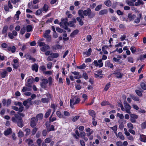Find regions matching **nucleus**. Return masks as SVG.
I'll return each instance as SVG.
<instances>
[{
  "instance_id": "obj_6",
  "label": "nucleus",
  "mask_w": 146,
  "mask_h": 146,
  "mask_svg": "<svg viewBox=\"0 0 146 146\" xmlns=\"http://www.w3.org/2000/svg\"><path fill=\"white\" fill-rule=\"evenodd\" d=\"M38 121V119L36 117L32 118L31 120V126L33 128L35 127L36 126Z\"/></svg>"
},
{
  "instance_id": "obj_33",
  "label": "nucleus",
  "mask_w": 146,
  "mask_h": 146,
  "mask_svg": "<svg viewBox=\"0 0 146 146\" xmlns=\"http://www.w3.org/2000/svg\"><path fill=\"white\" fill-rule=\"evenodd\" d=\"M140 139L141 141L145 142H146V137L144 135H140Z\"/></svg>"
},
{
  "instance_id": "obj_39",
  "label": "nucleus",
  "mask_w": 146,
  "mask_h": 146,
  "mask_svg": "<svg viewBox=\"0 0 146 146\" xmlns=\"http://www.w3.org/2000/svg\"><path fill=\"white\" fill-rule=\"evenodd\" d=\"M7 72L5 70H4L3 72L1 73V76L2 78H4L7 75Z\"/></svg>"
},
{
  "instance_id": "obj_48",
  "label": "nucleus",
  "mask_w": 146,
  "mask_h": 146,
  "mask_svg": "<svg viewBox=\"0 0 146 146\" xmlns=\"http://www.w3.org/2000/svg\"><path fill=\"white\" fill-rule=\"evenodd\" d=\"M53 53H52V51H46L45 53V55L46 56H48V55H51V54H53Z\"/></svg>"
},
{
  "instance_id": "obj_13",
  "label": "nucleus",
  "mask_w": 146,
  "mask_h": 146,
  "mask_svg": "<svg viewBox=\"0 0 146 146\" xmlns=\"http://www.w3.org/2000/svg\"><path fill=\"white\" fill-rule=\"evenodd\" d=\"M34 80L33 78L31 76L27 80V84L26 85L29 87H31V84Z\"/></svg>"
},
{
  "instance_id": "obj_25",
  "label": "nucleus",
  "mask_w": 146,
  "mask_h": 146,
  "mask_svg": "<svg viewBox=\"0 0 146 146\" xmlns=\"http://www.w3.org/2000/svg\"><path fill=\"white\" fill-rule=\"evenodd\" d=\"M114 74L117 78H121L123 75L122 73L119 72H115Z\"/></svg>"
},
{
  "instance_id": "obj_20",
  "label": "nucleus",
  "mask_w": 146,
  "mask_h": 146,
  "mask_svg": "<svg viewBox=\"0 0 146 146\" xmlns=\"http://www.w3.org/2000/svg\"><path fill=\"white\" fill-rule=\"evenodd\" d=\"M108 13V11L107 9H103L100 11L98 13L99 15H102L107 14Z\"/></svg>"
},
{
  "instance_id": "obj_27",
  "label": "nucleus",
  "mask_w": 146,
  "mask_h": 146,
  "mask_svg": "<svg viewBox=\"0 0 146 146\" xmlns=\"http://www.w3.org/2000/svg\"><path fill=\"white\" fill-rule=\"evenodd\" d=\"M140 86L142 89L146 90V83L145 82H142L140 84Z\"/></svg>"
},
{
  "instance_id": "obj_51",
  "label": "nucleus",
  "mask_w": 146,
  "mask_h": 146,
  "mask_svg": "<svg viewBox=\"0 0 146 146\" xmlns=\"http://www.w3.org/2000/svg\"><path fill=\"white\" fill-rule=\"evenodd\" d=\"M52 140L51 138H47L44 140L45 143H48L50 142Z\"/></svg>"
},
{
  "instance_id": "obj_46",
  "label": "nucleus",
  "mask_w": 146,
  "mask_h": 146,
  "mask_svg": "<svg viewBox=\"0 0 146 146\" xmlns=\"http://www.w3.org/2000/svg\"><path fill=\"white\" fill-rule=\"evenodd\" d=\"M42 10L40 9L38 10L36 12L35 14L36 15H39L42 13Z\"/></svg>"
},
{
  "instance_id": "obj_53",
  "label": "nucleus",
  "mask_w": 146,
  "mask_h": 146,
  "mask_svg": "<svg viewBox=\"0 0 146 146\" xmlns=\"http://www.w3.org/2000/svg\"><path fill=\"white\" fill-rule=\"evenodd\" d=\"M39 69L41 71H45L46 70V68L44 66H40Z\"/></svg>"
},
{
  "instance_id": "obj_45",
  "label": "nucleus",
  "mask_w": 146,
  "mask_h": 146,
  "mask_svg": "<svg viewBox=\"0 0 146 146\" xmlns=\"http://www.w3.org/2000/svg\"><path fill=\"white\" fill-rule=\"evenodd\" d=\"M53 71V70H49L46 71H44L43 73L46 75H50L52 74Z\"/></svg>"
},
{
  "instance_id": "obj_9",
  "label": "nucleus",
  "mask_w": 146,
  "mask_h": 146,
  "mask_svg": "<svg viewBox=\"0 0 146 146\" xmlns=\"http://www.w3.org/2000/svg\"><path fill=\"white\" fill-rule=\"evenodd\" d=\"M42 81L40 83L41 87L43 88H47V84L48 82V80L46 79H43Z\"/></svg>"
},
{
  "instance_id": "obj_31",
  "label": "nucleus",
  "mask_w": 146,
  "mask_h": 146,
  "mask_svg": "<svg viewBox=\"0 0 146 146\" xmlns=\"http://www.w3.org/2000/svg\"><path fill=\"white\" fill-rule=\"evenodd\" d=\"M43 114L42 113H39L36 116V118L38 120H40L42 119L43 117Z\"/></svg>"
},
{
  "instance_id": "obj_1",
  "label": "nucleus",
  "mask_w": 146,
  "mask_h": 146,
  "mask_svg": "<svg viewBox=\"0 0 146 146\" xmlns=\"http://www.w3.org/2000/svg\"><path fill=\"white\" fill-rule=\"evenodd\" d=\"M11 119L13 122L16 123L19 127H22L23 126V121L18 114H15V117H12Z\"/></svg>"
},
{
  "instance_id": "obj_15",
  "label": "nucleus",
  "mask_w": 146,
  "mask_h": 146,
  "mask_svg": "<svg viewBox=\"0 0 146 146\" xmlns=\"http://www.w3.org/2000/svg\"><path fill=\"white\" fill-rule=\"evenodd\" d=\"M32 99L31 98H29L27 100L24 101L23 103V105L25 106L27 108H28L29 107V106L27 105L28 103H31Z\"/></svg>"
},
{
  "instance_id": "obj_58",
  "label": "nucleus",
  "mask_w": 146,
  "mask_h": 146,
  "mask_svg": "<svg viewBox=\"0 0 146 146\" xmlns=\"http://www.w3.org/2000/svg\"><path fill=\"white\" fill-rule=\"evenodd\" d=\"M117 116L119 117L121 119H122L124 118V116L122 114H120L119 113H117Z\"/></svg>"
},
{
  "instance_id": "obj_22",
  "label": "nucleus",
  "mask_w": 146,
  "mask_h": 146,
  "mask_svg": "<svg viewBox=\"0 0 146 146\" xmlns=\"http://www.w3.org/2000/svg\"><path fill=\"white\" fill-rule=\"evenodd\" d=\"M12 132V129L11 128H9L5 130L4 132L5 135L7 136L11 134Z\"/></svg>"
},
{
  "instance_id": "obj_60",
  "label": "nucleus",
  "mask_w": 146,
  "mask_h": 146,
  "mask_svg": "<svg viewBox=\"0 0 146 146\" xmlns=\"http://www.w3.org/2000/svg\"><path fill=\"white\" fill-rule=\"evenodd\" d=\"M18 137H21L23 136V132L21 131H19L18 133Z\"/></svg>"
},
{
  "instance_id": "obj_16",
  "label": "nucleus",
  "mask_w": 146,
  "mask_h": 146,
  "mask_svg": "<svg viewBox=\"0 0 146 146\" xmlns=\"http://www.w3.org/2000/svg\"><path fill=\"white\" fill-rule=\"evenodd\" d=\"M7 50V51H11V52L12 53H13L15 52L16 50V48L14 46H13L11 47V46H8Z\"/></svg>"
},
{
  "instance_id": "obj_38",
  "label": "nucleus",
  "mask_w": 146,
  "mask_h": 146,
  "mask_svg": "<svg viewBox=\"0 0 146 146\" xmlns=\"http://www.w3.org/2000/svg\"><path fill=\"white\" fill-rule=\"evenodd\" d=\"M104 4L108 7L110 6L111 4V3L110 0H108L104 2Z\"/></svg>"
},
{
  "instance_id": "obj_61",
  "label": "nucleus",
  "mask_w": 146,
  "mask_h": 146,
  "mask_svg": "<svg viewBox=\"0 0 146 146\" xmlns=\"http://www.w3.org/2000/svg\"><path fill=\"white\" fill-rule=\"evenodd\" d=\"M8 36L11 39H13L14 38L13 35L10 32H9L8 33Z\"/></svg>"
},
{
  "instance_id": "obj_57",
  "label": "nucleus",
  "mask_w": 146,
  "mask_h": 146,
  "mask_svg": "<svg viewBox=\"0 0 146 146\" xmlns=\"http://www.w3.org/2000/svg\"><path fill=\"white\" fill-rule=\"evenodd\" d=\"M52 66V63L51 62H49L47 64V67L48 69H51Z\"/></svg>"
},
{
  "instance_id": "obj_10",
  "label": "nucleus",
  "mask_w": 146,
  "mask_h": 146,
  "mask_svg": "<svg viewBox=\"0 0 146 146\" xmlns=\"http://www.w3.org/2000/svg\"><path fill=\"white\" fill-rule=\"evenodd\" d=\"M130 121L133 123H135L136 121V119L138 118L137 115L131 114L130 115Z\"/></svg>"
},
{
  "instance_id": "obj_47",
  "label": "nucleus",
  "mask_w": 146,
  "mask_h": 146,
  "mask_svg": "<svg viewBox=\"0 0 146 146\" xmlns=\"http://www.w3.org/2000/svg\"><path fill=\"white\" fill-rule=\"evenodd\" d=\"M102 6V5H99L96 7L95 9L96 11H98L101 8Z\"/></svg>"
},
{
  "instance_id": "obj_4",
  "label": "nucleus",
  "mask_w": 146,
  "mask_h": 146,
  "mask_svg": "<svg viewBox=\"0 0 146 146\" xmlns=\"http://www.w3.org/2000/svg\"><path fill=\"white\" fill-rule=\"evenodd\" d=\"M80 101L79 98H77L75 99V98L70 99V106L72 108H73V106L74 105L78 104Z\"/></svg>"
},
{
  "instance_id": "obj_32",
  "label": "nucleus",
  "mask_w": 146,
  "mask_h": 146,
  "mask_svg": "<svg viewBox=\"0 0 146 146\" xmlns=\"http://www.w3.org/2000/svg\"><path fill=\"white\" fill-rule=\"evenodd\" d=\"M131 98L133 100L137 101H139V98L133 95H130Z\"/></svg>"
},
{
  "instance_id": "obj_43",
  "label": "nucleus",
  "mask_w": 146,
  "mask_h": 146,
  "mask_svg": "<svg viewBox=\"0 0 146 146\" xmlns=\"http://www.w3.org/2000/svg\"><path fill=\"white\" fill-rule=\"evenodd\" d=\"M56 114L57 116L60 118H62L64 117L63 115L59 111H57Z\"/></svg>"
},
{
  "instance_id": "obj_41",
  "label": "nucleus",
  "mask_w": 146,
  "mask_h": 146,
  "mask_svg": "<svg viewBox=\"0 0 146 146\" xmlns=\"http://www.w3.org/2000/svg\"><path fill=\"white\" fill-rule=\"evenodd\" d=\"M126 3L128 5L130 6H133L134 5V3L132 1L129 0H127L126 1Z\"/></svg>"
},
{
  "instance_id": "obj_40",
  "label": "nucleus",
  "mask_w": 146,
  "mask_h": 146,
  "mask_svg": "<svg viewBox=\"0 0 146 146\" xmlns=\"http://www.w3.org/2000/svg\"><path fill=\"white\" fill-rule=\"evenodd\" d=\"M31 89L28 88L27 86H24L23 87V88L22 89V91L23 92H25V91H31Z\"/></svg>"
},
{
  "instance_id": "obj_29",
  "label": "nucleus",
  "mask_w": 146,
  "mask_h": 146,
  "mask_svg": "<svg viewBox=\"0 0 146 146\" xmlns=\"http://www.w3.org/2000/svg\"><path fill=\"white\" fill-rule=\"evenodd\" d=\"M48 5L46 4H45L42 7V10L43 11L46 12L48 11Z\"/></svg>"
},
{
  "instance_id": "obj_49",
  "label": "nucleus",
  "mask_w": 146,
  "mask_h": 146,
  "mask_svg": "<svg viewBox=\"0 0 146 146\" xmlns=\"http://www.w3.org/2000/svg\"><path fill=\"white\" fill-rule=\"evenodd\" d=\"M26 31V28L24 27L22 28L20 31V33L21 35H23Z\"/></svg>"
},
{
  "instance_id": "obj_54",
  "label": "nucleus",
  "mask_w": 146,
  "mask_h": 146,
  "mask_svg": "<svg viewBox=\"0 0 146 146\" xmlns=\"http://www.w3.org/2000/svg\"><path fill=\"white\" fill-rule=\"evenodd\" d=\"M110 84L109 83H107L106 85L105 86V87L104 89V90L106 91H107L109 89L110 87Z\"/></svg>"
},
{
  "instance_id": "obj_19",
  "label": "nucleus",
  "mask_w": 146,
  "mask_h": 146,
  "mask_svg": "<svg viewBox=\"0 0 146 146\" xmlns=\"http://www.w3.org/2000/svg\"><path fill=\"white\" fill-rule=\"evenodd\" d=\"M73 21H70L68 22V26L70 27H74V23H76V21L75 18L72 19Z\"/></svg>"
},
{
  "instance_id": "obj_12",
  "label": "nucleus",
  "mask_w": 146,
  "mask_h": 146,
  "mask_svg": "<svg viewBox=\"0 0 146 146\" xmlns=\"http://www.w3.org/2000/svg\"><path fill=\"white\" fill-rule=\"evenodd\" d=\"M136 15L133 14L131 13H129L128 14L127 18L130 21L133 20L136 17Z\"/></svg>"
},
{
  "instance_id": "obj_35",
  "label": "nucleus",
  "mask_w": 146,
  "mask_h": 146,
  "mask_svg": "<svg viewBox=\"0 0 146 146\" xmlns=\"http://www.w3.org/2000/svg\"><path fill=\"white\" fill-rule=\"evenodd\" d=\"M26 29L27 32H30L32 31L33 27L31 25H28L27 26Z\"/></svg>"
},
{
  "instance_id": "obj_23",
  "label": "nucleus",
  "mask_w": 146,
  "mask_h": 146,
  "mask_svg": "<svg viewBox=\"0 0 146 146\" xmlns=\"http://www.w3.org/2000/svg\"><path fill=\"white\" fill-rule=\"evenodd\" d=\"M78 14L80 16V17L82 19H84V13L83 10H79L78 11Z\"/></svg>"
},
{
  "instance_id": "obj_55",
  "label": "nucleus",
  "mask_w": 146,
  "mask_h": 146,
  "mask_svg": "<svg viewBox=\"0 0 146 146\" xmlns=\"http://www.w3.org/2000/svg\"><path fill=\"white\" fill-rule=\"evenodd\" d=\"M25 131L26 132V135H28L30 134L31 132V130L29 129H25Z\"/></svg>"
},
{
  "instance_id": "obj_36",
  "label": "nucleus",
  "mask_w": 146,
  "mask_h": 146,
  "mask_svg": "<svg viewBox=\"0 0 146 146\" xmlns=\"http://www.w3.org/2000/svg\"><path fill=\"white\" fill-rule=\"evenodd\" d=\"M92 51L90 48L89 49L87 52H83L84 54H86L87 56H89L91 54Z\"/></svg>"
},
{
  "instance_id": "obj_28",
  "label": "nucleus",
  "mask_w": 146,
  "mask_h": 146,
  "mask_svg": "<svg viewBox=\"0 0 146 146\" xmlns=\"http://www.w3.org/2000/svg\"><path fill=\"white\" fill-rule=\"evenodd\" d=\"M77 20L79 22V25L82 26L84 25V22L82 19L80 17H77L76 18Z\"/></svg>"
},
{
  "instance_id": "obj_34",
  "label": "nucleus",
  "mask_w": 146,
  "mask_h": 146,
  "mask_svg": "<svg viewBox=\"0 0 146 146\" xmlns=\"http://www.w3.org/2000/svg\"><path fill=\"white\" fill-rule=\"evenodd\" d=\"M8 29V27L7 26H5L4 27L2 31V33L3 34H5L7 33Z\"/></svg>"
},
{
  "instance_id": "obj_64",
  "label": "nucleus",
  "mask_w": 146,
  "mask_h": 146,
  "mask_svg": "<svg viewBox=\"0 0 146 146\" xmlns=\"http://www.w3.org/2000/svg\"><path fill=\"white\" fill-rule=\"evenodd\" d=\"M116 145L117 146H123V143L121 141H117L116 143Z\"/></svg>"
},
{
  "instance_id": "obj_7",
  "label": "nucleus",
  "mask_w": 146,
  "mask_h": 146,
  "mask_svg": "<svg viewBox=\"0 0 146 146\" xmlns=\"http://www.w3.org/2000/svg\"><path fill=\"white\" fill-rule=\"evenodd\" d=\"M93 63L96 66H98L99 68L102 67L103 65V64L102 62V59H100L98 61L95 60L94 61Z\"/></svg>"
},
{
  "instance_id": "obj_44",
  "label": "nucleus",
  "mask_w": 146,
  "mask_h": 146,
  "mask_svg": "<svg viewBox=\"0 0 146 146\" xmlns=\"http://www.w3.org/2000/svg\"><path fill=\"white\" fill-rule=\"evenodd\" d=\"M86 67V66L85 64H83L81 65L77 66V68H78L81 69L85 68Z\"/></svg>"
},
{
  "instance_id": "obj_2",
  "label": "nucleus",
  "mask_w": 146,
  "mask_h": 146,
  "mask_svg": "<svg viewBox=\"0 0 146 146\" xmlns=\"http://www.w3.org/2000/svg\"><path fill=\"white\" fill-rule=\"evenodd\" d=\"M84 15L85 16H88L90 18H92L94 17L95 15L94 13L92 12L90 8H88L86 10H83Z\"/></svg>"
},
{
  "instance_id": "obj_24",
  "label": "nucleus",
  "mask_w": 146,
  "mask_h": 146,
  "mask_svg": "<svg viewBox=\"0 0 146 146\" xmlns=\"http://www.w3.org/2000/svg\"><path fill=\"white\" fill-rule=\"evenodd\" d=\"M117 138H119L120 139L123 140L125 139L124 136L122 134L121 132H119L117 135Z\"/></svg>"
},
{
  "instance_id": "obj_56",
  "label": "nucleus",
  "mask_w": 146,
  "mask_h": 146,
  "mask_svg": "<svg viewBox=\"0 0 146 146\" xmlns=\"http://www.w3.org/2000/svg\"><path fill=\"white\" fill-rule=\"evenodd\" d=\"M21 14V12L19 11H18L16 12V13L15 15V17L17 18V20H18L19 18V15Z\"/></svg>"
},
{
  "instance_id": "obj_17",
  "label": "nucleus",
  "mask_w": 146,
  "mask_h": 146,
  "mask_svg": "<svg viewBox=\"0 0 146 146\" xmlns=\"http://www.w3.org/2000/svg\"><path fill=\"white\" fill-rule=\"evenodd\" d=\"M38 66L36 64H35L31 66V69L33 71H35L36 72H37L38 70Z\"/></svg>"
},
{
  "instance_id": "obj_3",
  "label": "nucleus",
  "mask_w": 146,
  "mask_h": 146,
  "mask_svg": "<svg viewBox=\"0 0 146 146\" xmlns=\"http://www.w3.org/2000/svg\"><path fill=\"white\" fill-rule=\"evenodd\" d=\"M38 45L42 46L40 48V50L43 52H45L50 48V47L48 44H45L44 42H39Z\"/></svg>"
},
{
  "instance_id": "obj_21",
  "label": "nucleus",
  "mask_w": 146,
  "mask_h": 146,
  "mask_svg": "<svg viewBox=\"0 0 146 146\" xmlns=\"http://www.w3.org/2000/svg\"><path fill=\"white\" fill-rule=\"evenodd\" d=\"M105 66L106 67L110 68H112L113 67V64H112L108 60L105 63Z\"/></svg>"
},
{
  "instance_id": "obj_14",
  "label": "nucleus",
  "mask_w": 146,
  "mask_h": 146,
  "mask_svg": "<svg viewBox=\"0 0 146 146\" xmlns=\"http://www.w3.org/2000/svg\"><path fill=\"white\" fill-rule=\"evenodd\" d=\"M143 19V17L141 13H139L138 14V17H137L134 20V23L138 24L140 21V19Z\"/></svg>"
},
{
  "instance_id": "obj_42",
  "label": "nucleus",
  "mask_w": 146,
  "mask_h": 146,
  "mask_svg": "<svg viewBox=\"0 0 146 146\" xmlns=\"http://www.w3.org/2000/svg\"><path fill=\"white\" fill-rule=\"evenodd\" d=\"M101 105L102 106H104L106 105H109V103L107 101H104L101 103Z\"/></svg>"
},
{
  "instance_id": "obj_59",
  "label": "nucleus",
  "mask_w": 146,
  "mask_h": 146,
  "mask_svg": "<svg viewBox=\"0 0 146 146\" xmlns=\"http://www.w3.org/2000/svg\"><path fill=\"white\" fill-rule=\"evenodd\" d=\"M1 46L3 48H7V47H8V45L7 44L5 43H2L1 45Z\"/></svg>"
},
{
  "instance_id": "obj_63",
  "label": "nucleus",
  "mask_w": 146,
  "mask_h": 146,
  "mask_svg": "<svg viewBox=\"0 0 146 146\" xmlns=\"http://www.w3.org/2000/svg\"><path fill=\"white\" fill-rule=\"evenodd\" d=\"M42 140L41 139H38L36 141V142L37 143V144L39 146H40V145L42 143Z\"/></svg>"
},
{
  "instance_id": "obj_5",
  "label": "nucleus",
  "mask_w": 146,
  "mask_h": 146,
  "mask_svg": "<svg viewBox=\"0 0 146 146\" xmlns=\"http://www.w3.org/2000/svg\"><path fill=\"white\" fill-rule=\"evenodd\" d=\"M123 104L125 108V111L127 113L130 114L131 113L130 110L131 108V106L127 103L126 101L124 102Z\"/></svg>"
},
{
  "instance_id": "obj_62",
  "label": "nucleus",
  "mask_w": 146,
  "mask_h": 146,
  "mask_svg": "<svg viewBox=\"0 0 146 146\" xmlns=\"http://www.w3.org/2000/svg\"><path fill=\"white\" fill-rule=\"evenodd\" d=\"M128 61L129 62L131 63L133 62V58L131 56L127 58Z\"/></svg>"
},
{
  "instance_id": "obj_37",
  "label": "nucleus",
  "mask_w": 146,
  "mask_h": 146,
  "mask_svg": "<svg viewBox=\"0 0 146 146\" xmlns=\"http://www.w3.org/2000/svg\"><path fill=\"white\" fill-rule=\"evenodd\" d=\"M51 110L50 109H48L44 115V117L46 118H47L48 117L51 113Z\"/></svg>"
},
{
  "instance_id": "obj_50",
  "label": "nucleus",
  "mask_w": 146,
  "mask_h": 146,
  "mask_svg": "<svg viewBox=\"0 0 146 146\" xmlns=\"http://www.w3.org/2000/svg\"><path fill=\"white\" fill-rule=\"evenodd\" d=\"M127 126L130 129H133V125L130 123H128L127 124Z\"/></svg>"
},
{
  "instance_id": "obj_8",
  "label": "nucleus",
  "mask_w": 146,
  "mask_h": 146,
  "mask_svg": "<svg viewBox=\"0 0 146 146\" xmlns=\"http://www.w3.org/2000/svg\"><path fill=\"white\" fill-rule=\"evenodd\" d=\"M61 22L59 23V25L61 26L68 25V20L67 18L65 19H61Z\"/></svg>"
},
{
  "instance_id": "obj_26",
  "label": "nucleus",
  "mask_w": 146,
  "mask_h": 146,
  "mask_svg": "<svg viewBox=\"0 0 146 146\" xmlns=\"http://www.w3.org/2000/svg\"><path fill=\"white\" fill-rule=\"evenodd\" d=\"M50 101L49 98H43L41 99V101L44 103H48Z\"/></svg>"
},
{
  "instance_id": "obj_18",
  "label": "nucleus",
  "mask_w": 146,
  "mask_h": 146,
  "mask_svg": "<svg viewBox=\"0 0 146 146\" xmlns=\"http://www.w3.org/2000/svg\"><path fill=\"white\" fill-rule=\"evenodd\" d=\"M89 114L92 117V119H94V118L96 117V114L95 112L92 110H90L88 111Z\"/></svg>"
},
{
  "instance_id": "obj_52",
  "label": "nucleus",
  "mask_w": 146,
  "mask_h": 146,
  "mask_svg": "<svg viewBox=\"0 0 146 146\" xmlns=\"http://www.w3.org/2000/svg\"><path fill=\"white\" fill-rule=\"evenodd\" d=\"M135 92L139 96H142V94L141 92L138 90H135Z\"/></svg>"
},
{
  "instance_id": "obj_30",
  "label": "nucleus",
  "mask_w": 146,
  "mask_h": 146,
  "mask_svg": "<svg viewBox=\"0 0 146 146\" xmlns=\"http://www.w3.org/2000/svg\"><path fill=\"white\" fill-rule=\"evenodd\" d=\"M79 32L78 30H76L74 31L70 35V36L73 37L75 35H76Z\"/></svg>"
},
{
  "instance_id": "obj_11",
  "label": "nucleus",
  "mask_w": 146,
  "mask_h": 146,
  "mask_svg": "<svg viewBox=\"0 0 146 146\" xmlns=\"http://www.w3.org/2000/svg\"><path fill=\"white\" fill-rule=\"evenodd\" d=\"M59 55L56 53H53L51 55L48 56L47 58V60L48 61H51L54 58H57L58 57Z\"/></svg>"
}]
</instances>
